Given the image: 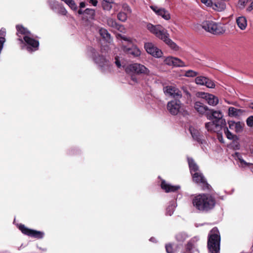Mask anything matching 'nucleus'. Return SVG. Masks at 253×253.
<instances>
[{
	"label": "nucleus",
	"instance_id": "f257e3e1",
	"mask_svg": "<svg viewBox=\"0 0 253 253\" xmlns=\"http://www.w3.org/2000/svg\"><path fill=\"white\" fill-rule=\"evenodd\" d=\"M192 205L197 210L201 212H207L213 209L215 205V200L209 194H199L193 198Z\"/></svg>",
	"mask_w": 253,
	"mask_h": 253
},
{
	"label": "nucleus",
	"instance_id": "f03ea898",
	"mask_svg": "<svg viewBox=\"0 0 253 253\" xmlns=\"http://www.w3.org/2000/svg\"><path fill=\"white\" fill-rule=\"evenodd\" d=\"M146 28L151 33L163 41L171 49L174 50H178V46L169 38V34L167 31L162 26L160 25L155 26L148 23L146 25Z\"/></svg>",
	"mask_w": 253,
	"mask_h": 253
},
{
	"label": "nucleus",
	"instance_id": "7ed1b4c3",
	"mask_svg": "<svg viewBox=\"0 0 253 253\" xmlns=\"http://www.w3.org/2000/svg\"><path fill=\"white\" fill-rule=\"evenodd\" d=\"M220 238L217 228H213L209 235L208 247L211 253H217L220 249Z\"/></svg>",
	"mask_w": 253,
	"mask_h": 253
},
{
	"label": "nucleus",
	"instance_id": "20e7f679",
	"mask_svg": "<svg viewBox=\"0 0 253 253\" xmlns=\"http://www.w3.org/2000/svg\"><path fill=\"white\" fill-rule=\"evenodd\" d=\"M201 26L206 31L214 35L223 34L226 30L223 24L216 23L212 21H204L202 23Z\"/></svg>",
	"mask_w": 253,
	"mask_h": 253
},
{
	"label": "nucleus",
	"instance_id": "39448f33",
	"mask_svg": "<svg viewBox=\"0 0 253 253\" xmlns=\"http://www.w3.org/2000/svg\"><path fill=\"white\" fill-rule=\"evenodd\" d=\"M127 73H134L137 75H149L150 70L144 65L139 63H132L126 66L125 69Z\"/></svg>",
	"mask_w": 253,
	"mask_h": 253
},
{
	"label": "nucleus",
	"instance_id": "423d86ee",
	"mask_svg": "<svg viewBox=\"0 0 253 253\" xmlns=\"http://www.w3.org/2000/svg\"><path fill=\"white\" fill-rule=\"evenodd\" d=\"M18 40L20 41L22 43H23V41L25 42L27 45V49L29 51H34L39 49V42L34 39L32 35L24 36L23 40L21 39H18Z\"/></svg>",
	"mask_w": 253,
	"mask_h": 253
},
{
	"label": "nucleus",
	"instance_id": "0eeeda50",
	"mask_svg": "<svg viewBox=\"0 0 253 253\" xmlns=\"http://www.w3.org/2000/svg\"><path fill=\"white\" fill-rule=\"evenodd\" d=\"M18 227L23 234L31 237L39 239L44 236L43 232L28 228L22 224H19Z\"/></svg>",
	"mask_w": 253,
	"mask_h": 253
},
{
	"label": "nucleus",
	"instance_id": "6e6552de",
	"mask_svg": "<svg viewBox=\"0 0 253 253\" xmlns=\"http://www.w3.org/2000/svg\"><path fill=\"white\" fill-rule=\"evenodd\" d=\"M176 99L168 102L167 104V109L168 111L172 115H176L182 110V104L181 102Z\"/></svg>",
	"mask_w": 253,
	"mask_h": 253
},
{
	"label": "nucleus",
	"instance_id": "1a4fd4ad",
	"mask_svg": "<svg viewBox=\"0 0 253 253\" xmlns=\"http://www.w3.org/2000/svg\"><path fill=\"white\" fill-rule=\"evenodd\" d=\"M144 48L147 52L156 58H160L163 55L161 49H159L154 43L150 42L144 44Z\"/></svg>",
	"mask_w": 253,
	"mask_h": 253
},
{
	"label": "nucleus",
	"instance_id": "9d476101",
	"mask_svg": "<svg viewBox=\"0 0 253 253\" xmlns=\"http://www.w3.org/2000/svg\"><path fill=\"white\" fill-rule=\"evenodd\" d=\"M192 175L193 181L198 183L203 189H210V185L207 183L206 179L201 172H195Z\"/></svg>",
	"mask_w": 253,
	"mask_h": 253
},
{
	"label": "nucleus",
	"instance_id": "9b49d317",
	"mask_svg": "<svg viewBox=\"0 0 253 253\" xmlns=\"http://www.w3.org/2000/svg\"><path fill=\"white\" fill-rule=\"evenodd\" d=\"M163 90L166 95L175 99H179L182 96L181 91L177 88L173 86H166L164 87Z\"/></svg>",
	"mask_w": 253,
	"mask_h": 253
},
{
	"label": "nucleus",
	"instance_id": "f8f14e48",
	"mask_svg": "<svg viewBox=\"0 0 253 253\" xmlns=\"http://www.w3.org/2000/svg\"><path fill=\"white\" fill-rule=\"evenodd\" d=\"M198 96L199 97L205 99L211 106L216 105L219 101L218 97L211 94L202 92L199 93Z\"/></svg>",
	"mask_w": 253,
	"mask_h": 253
},
{
	"label": "nucleus",
	"instance_id": "ddd939ff",
	"mask_svg": "<svg viewBox=\"0 0 253 253\" xmlns=\"http://www.w3.org/2000/svg\"><path fill=\"white\" fill-rule=\"evenodd\" d=\"M150 8L158 16L162 17L164 19L168 20L170 19L169 13L165 8L155 5H151Z\"/></svg>",
	"mask_w": 253,
	"mask_h": 253
},
{
	"label": "nucleus",
	"instance_id": "4468645a",
	"mask_svg": "<svg viewBox=\"0 0 253 253\" xmlns=\"http://www.w3.org/2000/svg\"><path fill=\"white\" fill-rule=\"evenodd\" d=\"M224 125L214 121L206 123L205 127L209 131L217 132L220 131L222 126Z\"/></svg>",
	"mask_w": 253,
	"mask_h": 253
},
{
	"label": "nucleus",
	"instance_id": "2eb2a0df",
	"mask_svg": "<svg viewBox=\"0 0 253 253\" xmlns=\"http://www.w3.org/2000/svg\"><path fill=\"white\" fill-rule=\"evenodd\" d=\"M211 7L217 11L221 12L226 9V4L223 0H212Z\"/></svg>",
	"mask_w": 253,
	"mask_h": 253
},
{
	"label": "nucleus",
	"instance_id": "dca6fc26",
	"mask_svg": "<svg viewBox=\"0 0 253 253\" xmlns=\"http://www.w3.org/2000/svg\"><path fill=\"white\" fill-rule=\"evenodd\" d=\"M211 116H209L208 119L211 120L214 119L215 121L218 122L221 124H225V120L223 119V115L220 111L211 110Z\"/></svg>",
	"mask_w": 253,
	"mask_h": 253
},
{
	"label": "nucleus",
	"instance_id": "f3484780",
	"mask_svg": "<svg viewBox=\"0 0 253 253\" xmlns=\"http://www.w3.org/2000/svg\"><path fill=\"white\" fill-rule=\"evenodd\" d=\"M229 128L231 130H234L237 133L240 132L243 130L244 124L243 122H235L233 121H228Z\"/></svg>",
	"mask_w": 253,
	"mask_h": 253
},
{
	"label": "nucleus",
	"instance_id": "a211bd4d",
	"mask_svg": "<svg viewBox=\"0 0 253 253\" xmlns=\"http://www.w3.org/2000/svg\"><path fill=\"white\" fill-rule=\"evenodd\" d=\"M245 112L244 110L230 107L228 108V115L230 117L238 118L243 115Z\"/></svg>",
	"mask_w": 253,
	"mask_h": 253
},
{
	"label": "nucleus",
	"instance_id": "6ab92c4d",
	"mask_svg": "<svg viewBox=\"0 0 253 253\" xmlns=\"http://www.w3.org/2000/svg\"><path fill=\"white\" fill-rule=\"evenodd\" d=\"M161 188L165 191L166 192H175L180 189L179 186H173L167 183L165 181H162L161 183Z\"/></svg>",
	"mask_w": 253,
	"mask_h": 253
},
{
	"label": "nucleus",
	"instance_id": "aec40b11",
	"mask_svg": "<svg viewBox=\"0 0 253 253\" xmlns=\"http://www.w3.org/2000/svg\"><path fill=\"white\" fill-rule=\"evenodd\" d=\"M97 62L103 71H110L111 70L109 62L104 57L102 56L98 58Z\"/></svg>",
	"mask_w": 253,
	"mask_h": 253
},
{
	"label": "nucleus",
	"instance_id": "412c9836",
	"mask_svg": "<svg viewBox=\"0 0 253 253\" xmlns=\"http://www.w3.org/2000/svg\"><path fill=\"white\" fill-rule=\"evenodd\" d=\"M123 48L125 52L129 54L132 55L134 57H138L141 54V51L139 49L135 46L130 48L126 46H123Z\"/></svg>",
	"mask_w": 253,
	"mask_h": 253
},
{
	"label": "nucleus",
	"instance_id": "4be33fe9",
	"mask_svg": "<svg viewBox=\"0 0 253 253\" xmlns=\"http://www.w3.org/2000/svg\"><path fill=\"white\" fill-rule=\"evenodd\" d=\"M236 23L238 27L242 30L246 29L247 26V20L245 17L240 16L236 18Z\"/></svg>",
	"mask_w": 253,
	"mask_h": 253
},
{
	"label": "nucleus",
	"instance_id": "5701e85b",
	"mask_svg": "<svg viewBox=\"0 0 253 253\" xmlns=\"http://www.w3.org/2000/svg\"><path fill=\"white\" fill-rule=\"evenodd\" d=\"M189 130L194 139L198 142H202L200 132L198 129L195 128L193 126H191L189 128Z\"/></svg>",
	"mask_w": 253,
	"mask_h": 253
},
{
	"label": "nucleus",
	"instance_id": "b1692460",
	"mask_svg": "<svg viewBox=\"0 0 253 253\" xmlns=\"http://www.w3.org/2000/svg\"><path fill=\"white\" fill-rule=\"evenodd\" d=\"M250 2V5L247 8V11H251L253 9V0H239V5L240 8L243 9Z\"/></svg>",
	"mask_w": 253,
	"mask_h": 253
},
{
	"label": "nucleus",
	"instance_id": "393cba45",
	"mask_svg": "<svg viewBox=\"0 0 253 253\" xmlns=\"http://www.w3.org/2000/svg\"><path fill=\"white\" fill-rule=\"evenodd\" d=\"M99 34L102 38V39L107 43H110L112 42V39L111 35L106 30L104 29H100Z\"/></svg>",
	"mask_w": 253,
	"mask_h": 253
},
{
	"label": "nucleus",
	"instance_id": "a878e982",
	"mask_svg": "<svg viewBox=\"0 0 253 253\" xmlns=\"http://www.w3.org/2000/svg\"><path fill=\"white\" fill-rule=\"evenodd\" d=\"M194 107L196 110L201 114H204L208 110L207 106L199 101L195 102Z\"/></svg>",
	"mask_w": 253,
	"mask_h": 253
},
{
	"label": "nucleus",
	"instance_id": "bb28decb",
	"mask_svg": "<svg viewBox=\"0 0 253 253\" xmlns=\"http://www.w3.org/2000/svg\"><path fill=\"white\" fill-rule=\"evenodd\" d=\"M187 160L191 174H193L195 172H200L199 170L198 166L192 159L188 158Z\"/></svg>",
	"mask_w": 253,
	"mask_h": 253
},
{
	"label": "nucleus",
	"instance_id": "cd10ccee",
	"mask_svg": "<svg viewBox=\"0 0 253 253\" xmlns=\"http://www.w3.org/2000/svg\"><path fill=\"white\" fill-rule=\"evenodd\" d=\"M84 18L87 20L89 19H94L95 17V10L92 9L86 8L84 11Z\"/></svg>",
	"mask_w": 253,
	"mask_h": 253
},
{
	"label": "nucleus",
	"instance_id": "c85d7f7f",
	"mask_svg": "<svg viewBox=\"0 0 253 253\" xmlns=\"http://www.w3.org/2000/svg\"><path fill=\"white\" fill-rule=\"evenodd\" d=\"M16 30L17 31V35L18 33L23 35L24 36L29 35L31 36L32 34L27 30V28L24 27L21 25H17L16 26Z\"/></svg>",
	"mask_w": 253,
	"mask_h": 253
},
{
	"label": "nucleus",
	"instance_id": "c756f323",
	"mask_svg": "<svg viewBox=\"0 0 253 253\" xmlns=\"http://www.w3.org/2000/svg\"><path fill=\"white\" fill-rule=\"evenodd\" d=\"M235 158L236 159H237L238 160H239V161L240 162L239 166L240 167H246V166H249L250 165H251V164L248 163L246 162H245L242 158L241 154H239V153H236L235 154Z\"/></svg>",
	"mask_w": 253,
	"mask_h": 253
},
{
	"label": "nucleus",
	"instance_id": "7c9ffc66",
	"mask_svg": "<svg viewBox=\"0 0 253 253\" xmlns=\"http://www.w3.org/2000/svg\"><path fill=\"white\" fill-rule=\"evenodd\" d=\"M113 0H103L102 6L105 10H110L112 7Z\"/></svg>",
	"mask_w": 253,
	"mask_h": 253
},
{
	"label": "nucleus",
	"instance_id": "2f4dec72",
	"mask_svg": "<svg viewBox=\"0 0 253 253\" xmlns=\"http://www.w3.org/2000/svg\"><path fill=\"white\" fill-rule=\"evenodd\" d=\"M173 66L184 67H186L187 65H186L185 63L183 61H182L181 59L178 58L174 57Z\"/></svg>",
	"mask_w": 253,
	"mask_h": 253
},
{
	"label": "nucleus",
	"instance_id": "473e14b6",
	"mask_svg": "<svg viewBox=\"0 0 253 253\" xmlns=\"http://www.w3.org/2000/svg\"><path fill=\"white\" fill-rule=\"evenodd\" d=\"M118 20L122 22H125L127 18V14L125 12H120L118 13L117 16Z\"/></svg>",
	"mask_w": 253,
	"mask_h": 253
},
{
	"label": "nucleus",
	"instance_id": "72a5a7b5",
	"mask_svg": "<svg viewBox=\"0 0 253 253\" xmlns=\"http://www.w3.org/2000/svg\"><path fill=\"white\" fill-rule=\"evenodd\" d=\"M198 75V72L192 70H189L185 71L184 74V76L186 77H196Z\"/></svg>",
	"mask_w": 253,
	"mask_h": 253
},
{
	"label": "nucleus",
	"instance_id": "f704fd0d",
	"mask_svg": "<svg viewBox=\"0 0 253 253\" xmlns=\"http://www.w3.org/2000/svg\"><path fill=\"white\" fill-rule=\"evenodd\" d=\"M206 81H207V78L203 76H199L195 79V83L200 85H204Z\"/></svg>",
	"mask_w": 253,
	"mask_h": 253
},
{
	"label": "nucleus",
	"instance_id": "c9c22d12",
	"mask_svg": "<svg viewBox=\"0 0 253 253\" xmlns=\"http://www.w3.org/2000/svg\"><path fill=\"white\" fill-rule=\"evenodd\" d=\"M187 238V235L185 233H179L176 236V240L179 242H183Z\"/></svg>",
	"mask_w": 253,
	"mask_h": 253
},
{
	"label": "nucleus",
	"instance_id": "e433bc0d",
	"mask_svg": "<svg viewBox=\"0 0 253 253\" xmlns=\"http://www.w3.org/2000/svg\"><path fill=\"white\" fill-rule=\"evenodd\" d=\"M165 64L169 66H173L174 64V57L169 56L166 57L164 60Z\"/></svg>",
	"mask_w": 253,
	"mask_h": 253
},
{
	"label": "nucleus",
	"instance_id": "4c0bfd02",
	"mask_svg": "<svg viewBox=\"0 0 253 253\" xmlns=\"http://www.w3.org/2000/svg\"><path fill=\"white\" fill-rule=\"evenodd\" d=\"M175 207L176 206L174 202H173L172 204L169 206L167 209V214L169 215H171L173 213Z\"/></svg>",
	"mask_w": 253,
	"mask_h": 253
},
{
	"label": "nucleus",
	"instance_id": "58836bf2",
	"mask_svg": "<svg viewBox=\"0 0 253 253\" xmlns=\"http://www.w3.org/2000/svg\"><path fill=\"white\" fill-rule=\"evenodd\" d=\"M107 24L110 27H111L115 29L116 26H118V24L117 23L115 20L110 18L107 20Z\"/></svg>",
	"mask_w": 253,
	"mask_h": 253
},
{
	"label": "nucleus",
	"instance_id": "ea45409f",
	"mask_svg": "<svg viewBox=\"0 0 253 253\" xmlns=\"http://www.w3.org/2000/svg\"><path fill=\"white\" fill-rule=\"evenodd\" d=\"M224 133L225 134V135L226 136V137L228 139H229L230 140H232V139H233L234 138L233 134L230 131H229V130H228V127H225L224 128Z\"/></svg>",
	"mask_w": 253,
	"mask_h": 253
},
{
	"label": "nucleus",
	"instance_id": "a19ab883",
	"mask_svg": "<svg viewBox=\"0 0 253 253\" xmlns=\"http://www.w3.org/2000/svg\"><path fill=\"white\" fill-rule=\"evenodd\" d=\"M205 85L209 88H214L215 86L214 83L211 80L207 78V81L205 83Z\"/></svg>",
	"mask_w": 253,
	"mask_h": 253
},
{
	"label": "nucleus",
	"instance_id": "79ce46f5",
	"mask_svg": "<svg viewBox=\"0 0 253 253\" xmlns=\"http://www.w3.org/2000/svg\"><path fill=\"white\" fill-rule=\"evenodd\" d=\"M122 9L124 11L123 12L126 13L127 14L131 13V9L127 4H124L122 6Z\"/></svg>",
	"mask_w": 253,
	"mask_h": 253
},
{
	"label": "nucleus",
	"instance_id": "37998d69",
	"mask_svg": "<svg viewBox=\"0 0 253 253\" xmlns=\"http://www.w3.org/2000/svg\"><path fill=\"white\" fill-rule=\"evenodd\" d=\"M59 6V7L58 10V13L63 15H66V14L67 13V11L66 10V9L61 5Z\"/></svg>",
	"mask_w": 253,
	"mask_h": 253
},
{
	"label": "nucleus",
	"instance_id": "c03bdc74",
	"mask_svg": "<svg viewBox=\"0 0 253 253\" xmlns=\"http://www.w3.org/2000/svg\"><path fill=\"white\" fill-rule=\"evenodd\" d=\"M247 124L249 126L252 127L253 126V116H250L247 119Z\"/></svg>",
	"mask_w": 253,
	"mask_h": 253
},
{
	"label": "nucleus",
	"instance_id": "a18cd8bd",
	"mask_svg": "<svg viewBox=\"0 0 253 253\" xmlns=\"http://www.w3.org/2000/svg\"><path fill=\"white\" fill-rule=\"evenodd\" d=\"M115 29L119 31L120 32H122V33H125V32H126V29L122 25L118 24V26H116V27L115 28Z\"/></svg>",
	"mask_w": 253,
	"mask_h": 253
},
{
	"label": "nucleus",
	"instance_id": "49530a36",
	"mask_svg": "<svg viewBox=\"0 0 253 253\" xmlns=\"http://www.w3.org/2000/svg\"><path fill=\"white\" fill-rule=\"evenodd\" d=\"M69 6L71 9L74 10H77L78 8L77 5L73 0H72V1H70V3L69 4Z\"/></svg>",
	"mask_w": 253,
	"mask_h": 253
},
{
	"label": "nucleus",
	"instance_id": "de8ad7c7",
	"mask_svg": "<svg viewBox=\"0 0 253 253\" xmlns=\"http://www.w3.org/2000/svg\"><path fill=\"white\" fill-rule=\"evenodd\" d=\"M166 249L167 253H175V251L172 249L171 245H167L166 246Z\"/></svg>",
	"mask_w": 253,
	"mask_h": 253
},
{
	"label": "nucleus",
	"instance_id": "09e8293b",
	"mask_svg": "<svg viewBox=\"0 0 253 253\" xmlns=\"http://www.w3.org/2000/svg\"><path fill=\"white\" fill-rule=\"evenodd\" d=\"M201 2L208 6H211L212 4V0H201Z\"/></svg>",
	"mask_w": 253,
	"mask_h": 253
},
{
	"label": "nucleus",
	"instance_id": "8fccbe9b",
	"mask_svg": "<svg viewBox=\"0 0 253 253\" xmlns=\"http://www.w3.org/2000/svg\"><path fill=\"white\" fill-rule=\"evenodd\" d=\"M118 36H119V37H120V38H121L122 40H123L124 41H127V42H130V43H131V42H132V40H131V39L130 38H127V37H126V36H121V35H118Z\"/></svg>",
	"mask_w": 253,
	"mask_h": 253
},
{
	"label": "nucleus",
	"instance_id": "3c124183",
	"mask_svg": "<svg viewBox=\"0 0 253 253\" xmlns=\"http://www.w3.org/2000/svg\"><path fill=\"white\" fill-rule=\"evenodd\" d=\"M217 138H218V140L221 143H224V139H223V136L221 134H219V133L217 134Z\"/></svg>",
	"mask_w": 253,
	"mask_h": 253
},
{
	"label": "nucleus",
	"instance_id": "603ef678",
	"mask_svg": "<svg viewBox=\"0 0 253 253\" xmlns=\"http://www.w3.org/2000/svg\"><path fill=\"white\" fill-rule=\"evenodd\" d=\"M192 248V245L191 243H188L187 245V247H186V249L187 250H188V251H187L186 252V253H190V250Z\"/></svg>",
	"mask_w": 253,
	"mask_h": 253
},
{
	"label": "nucleus",
	"instance_id": "864d4df0",
	"mask_svg": "<svg viewBox=\"0 0 253 253\" xmlns=\"http://www.w3.org/2000/svg\"><path fill=\"white\" fill-rule=\"evenodd\" d=\"M115 63L118 68H120L121 67V64L120 62L117 58H116Z\"/></svg>",
	"mask_w": 253,
	"mask_h": 253
},
{
	"label": "nucleus",
	"instance_id": "5fc2aeb1",
	"mask_svg": "<svg viewBox=\"0 0 253 253\" xmlns=\"http://www.w3.org/2000/svg\"><path fill=\"white\" fill-rule=\"evenodd\" d=\"M87 50L90 52L91 53H92V54H93L94 53V49L92 47H87Z\"/></svg>",
	"mask_w": 253,
	"mask_h": 253
},
{
	"label": "nucleus",
	"instance_id": "6e6d98bb",
	"mask_svg": "<svg viewBox=\"0 0 253 253\" xmlns=\"http://www.w3.org/2000/svg\"><path fill=\"white\" fill-rule=\"evenodd\" d=\"M85 6V3L84 2H81L80 3V7L81 8H84Z\"/></svg>",
	"mask_w": 253,
	"mask_h": 253
},
{
	"label": "nucleus",
	"instance_id": "4d7b16f0",
	"mask_svg": "<svg viewBox=\"0 0 253 253\" xmlns=\"http://www.w3.org/2000/svg\"><path fill=\"white\" fill-rule=\"evenodd\" d=\"M131 80L134 83H137V78L135 76H132L131 77Z\"/></svg>",
	"mask_w": 253,
	"mask_h": 253
},
{
	"label": "nucleus",
	"instance_id": "13d9d810",
	"mask_svg": "<svg viewBox=\"0 0 253 253\" xmlns=\"http://www.w3.org/2000/svg\"><path fill=\"white\" fill-rule=\"evenodd\" d=\"M70 1H72V0H64L63 1H64L69 5V4L70 3Z\"/></svg>",
	"mask_w": 253,
	"mask_h": 253
},
{
	"label": "nucleus",
	"instance_id": "bf43d9fd",
	"mask_svg": "<svg viewBox=\"0 0 253 253\" xmlns=\"http://www.w3.org/2000/svg\"><path fill=\"white\" fill-rule=\"evenodd\" d=\"M78 13L80 15H82V14H83L84 15V11H83L81 9H79L78 11Z\"/></svg>",
	"mask_w": 253,
	"mask_h": 253
},
{
	"label": "nucleus",
	"instance_id": "052dcab7",
	"mask_svg": "<svg viewBox=\"0 0 253 253\" xmlns=\"http://www.w3.org/2000/svg\"><path fill=\"white\" fill-rule=\"evenodd\" d=\"M90 2L93 5L95 6V0H90Z\"/></svg>",
	"mask_w": 253,
	"mask_h": 253
},
{
	"label": "nucleus",
	"instance_id": "680f3d73",
	"mask_svg": "<svg viewBox=\"0 0 253 253\" xmlns=\"http://www.w3.org/2000/svg\"><path fill=\"white\" fill-rule=\"evenodd\" d=\"M150 241H151V242H155L156 239H155V238L152 237V238H150Z\"/></svg>",
	"mask_w": 253,
	"mask_h": 253
},
{
	"label": "nucleus",
	"instance_id": "e2e57ef3",
	"mask_svg": "<svg viewBox=\"0 0 253 253\" xmlns=\"http://www.w3.org/2000/svg\"><path fill=\"white\" fill-rule=\"evenodd\" d=\"M250 107L253 109V103L251 104V105L250 106Z\"/></svg>",
	"mask_w": 253,
	"mask_h": 253
},
{
	"label": "nucleus",
	"instance_id": "0e129e2a",
	"mask_svg": "<svg viewBox=\"0 0 253 253\" xmlns=\"http://www.w3.org/2000/svg\"><path fill=\"white\" fill-rule=\"evenodd\" d=\"M92 56H93V54L92 55ZM92 58H93V59H94V56H93V57H92Z\"/></svg>",
	"mask_w": 253,
	"mask_h": 253
},
{
	"label": "nucleus",
	"instance_id": "69168bd1",
	"mask_svg": "<svg viewBox=\"0 0 253 253\" xmlns=\"http://www.w3.org/2000/svg\"><path fill=\"white\" fill-rule=\"evenodd\" d=\"M62 1H64V0H61Z\"/></svg>",
	"mask_w": 253,
	"mask_h": 253
}]
</instances>
